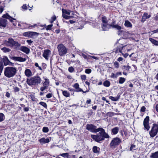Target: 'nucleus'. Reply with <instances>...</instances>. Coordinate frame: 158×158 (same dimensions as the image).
Instances as JSON below:
<instances>
[{
  "instance_id": "de8ad7c7",
  "label": "nucleus",
  "mask_w": 158,
  "mask_h": 158,
  "mask_svg": "<svg viewBox=\"0 0 158 158\" xmlns=\"http://www.w3.org/2000/svg\"><path fill=\"white\" fill-rule=\"evenodd\" d=\"M136 149V146L135 145H132L130 148V150L131 151H132L133 150H135Z\"/></svg>"
},
{
  "instance_id": "6e6552de",
  "label": "nucleus",
  "mask_w": 158,
  "mask_h": 158,
  "mask_svg": "<svg viewBox=\"0 0 158 158\" xmlns=\"http://www.w3.org/2000/svg\"><path fill=\"white\" fill-rule=\"evenodd\" d=\"M38 35V33L33 31H27L24 32L23 34L24 36L32 38L37 37Z\"/></svg>"
},
{
  "instance_id": "0eeeda50",
  "label": "nucleus",
  "mask_w": 158,
  "mask_h": 158,
  "mask_svg": "<svg viewBox=\"0 0 158 158\" xmlns=\"http://www.w3.org/2000/svg\"><path fill=\"white\" fill-rule=\"evenodd\" d=\"M57 49L60 55L62 56L66 54L67 52V49L62 44H60L58 46Z\"/></svg>"
},
{
  "instance_id": "7ed1b4c3",
  "label": "nucleus",
  "mask_w": 158,
  "mask_h": 158,
  "mask_svg": "<svg viewBox=\"0 0 158 158\" xmlns=\"http://www.w3.org/2000/svg\"><path fill=\"white\" fill-rule=\"evenodd\" d=\"M17 68L13 67H7L4 69L5 76L8 77L10 78L13 77L16 73Z\"/></svg>"
},
{
  "instance_id": "1a4fd4ad",
  "label": "nucleus",
  "mask_w": 158,
  "mask_h": 158,
  "mask_svg": "<svg viewBox=\"0 0 158 158\" xmlns=\"http://www.w3.org/2000/svg\"><path fill=\"white\" fill-rule=\"evenodd\" d=\"M149 117L148 116H146L144 118L143 123L144 127L147 131H148L150 128L149 123Z\"/></svg>"
},
{
  "instance_id": "3c124183",
  "label": "nucleus",
  "mask_w": 158,
  "mask_h": 158,
  "mask_svg": "<svg viewBox=\"0 0 158 158\" xmlns=\"http://www.w3.org/2000/svg\"><path fill=\"white\" fill-rule=\"evenodd\" d=\"M48 87H47L46 86H42V87H41L40 88V90L42 91V92H43L44 91L45 89H47Z\"/></svg>"
},
{
  "instance_id": "8fccbe9b",
  "label": "nucleus",
  "mask_w": 158,
  "mask_h": 158,
  "mask_svg": "<svg viewBox=\"0 0 158 158\" xmlns=\"http://www.w3.org/2000/svg\"><path fill=\"white\" fill-rule=\"evenodd\" d=\"M114 65L115 68H118L119 66V63L117 61H115L114 63Z\"/></svg>"
},
{
  "instance_id": "603ef678",
  "label": "nucleus",
  "mask_w": 158,
  "mask_h": 158,
  "mask_svg": "<svg viewBox=\"0 0 158 158\" xmlns=\"http://www.w3.org/2000/svg\"><path fill=\"white\" fill-rule=\"evenodd\" d=\"M81 80L82 81L85 80L86 78V76L85 75H81Z\"/></svg>"
},
{
  "instance_id": "79ce46f5",
  "label": "nucleus",
  "mask_w": 158,
  "mask_h": 158,
  "mask_svg": "<svg viewBox=\"0 0 158 158\" xmlns=\"http://www.w3.org/2000/svg\"><path fill=\"white\" fill-rule=\"evenodd\" d=\"M114 112H108L106 114V115L109 117L112 116L114 115Z\"/></svg>"
},
{
  "instance_id": "9d476101",
  "label": "nucleus",
  "mask_w": 158,
  "mask_h": 158,
  "mask_svg": "<svg viewBox=\"0 0 158 158\" xmlns=\"http://www.w3.org/2000/svg\"><path fill=\"white\" fill-rule=\"evenodd\" d=\"M126 46H123L122 45H120L118 46L115 49H114V52L116 53L120 52L122 53L123 52H124L125 50Z\"/></svg>"
},
{
  "instance_id": "338daca9",
  "label": "nucleus",
  "mask_w": 158,
  "mask_h": 158,
  "mask_svg": "<svg viewBox=\"0 0 158 158\" xmlns=\"http://www.w3.org/2000/svg\"><path fill=\"white\" fill-rule=\"evenodd\" d=\"M10 94L8 92H6V96L7 98H9L10 97Z\"/></svg>"
},
{
  "instance_id": "ea45409f",
  "label": "nucleus",
  "mask_w": 158,
  "mask_h": 158,
  "mask_svg": "<svg viewBox=\"0 0 158 158\" xmlns=\"http://www.w3.org/2000/svg\"><path fill=\"white\" fill-rule=\"evenodd\" d=\"M102 23H107V19L105 16H104L102 17Z\"/></svg>"
},
{
  "instance_id": "bb28decb",
  "label": "nucleus",
  "mask_w": 158,
  "mask_h": 158,
  "mask_svg": "<svg viewBox=\"0 0 158 158\" xmlns=\"http://www.w3.org/2000/svg\"><path fill=\"white\" fill-rule=\"evenodd\" d=\"M71 12V11L69 10H67L63 9H62V14L69 15Z\"/></svg>"
},
{
  "instance_id": "f3484780",
  "label": "nucleus",
  "mask_w": 158,
  "mask_h": 158,
  "mask_svg": "<svg viewBox=\"0 0 158 158\" xmlns=\"http://www.w3.org/2000/svg\"><path fill=\"white\" fill-rule=\"evenodd\" d=\"M112 27L114 28H115L117 30H118V34L120 35V33L122 32L121 29H122V27L117 24H112Z\"/></svg>"
},
{
  "instance_id": "20e7f679",
  "label": "nucleus",
  "mask_w": 158,
  "mask_h": 158,
  "mask_svg": "<svg viewBox=\"0 0 158 158\" xmlns=\"http://www.w3.org/2000/svg\"><path fill=\"white\" fill-rule=\"evenodd\" d=\"M7 45L10 47H14V48L17 49L20 46L21 44L17 41H15L11 38H10L7 42Z\"/></svg>"
},
{
  "instance_id": "4c0bfd02",
  "label": "nucleus",
  "mask_w": 158,
  "mask_h": 158,
  "mask_svg": "<svg viewBox=\"0 0 158 158\" xmlns=\"http://www.w3.org/2000/svg\"><path fill=\"white\" fill-rule=\"evenodd\" d=\"M39 104L41 105L42 106H43L45 108H47V104L45 102H41L39 103Z\"/></svg>"
},
{
  "instance_id": "ddd939ff",
  "label": "nucleus",
  "mask_w": 158,
  "mask_h": 158,
  "mask_svg": "<svg viewBox=\"0 0 158 158\" xmlns=\"http://www.w3.org/2000/svg\"><path fill=\"white\" fill-rule=\"evenodd\" d=\"M17 49L23 52L26 53V54H29L30 52V50L29 49V48L24 46H22L21 47L20 46V47L19 48H18Z\"/></svg>"
},
{
  "instance_id": "7c9ffc66",
  "label": "nucleus",
  "mask_w": 158,
  "mask_h": 158,
  "mask_svg": "<svg viewBox=\"0 0 158 158\" xmlns=\"http://www.w3.org/2000/svg\"><path fill=\"white\" fill-rule=\"evenodd\" d=\"M103 85L105 87H108L110 85V83L109 81L106 80L103 83Z\"/></svg>"
},
{
  "instance_id": "69168bd1",
  "label": "nucleus",
  "mask_w": 158,
  "mask_h": 158,
  "mask_svg": "<svg viewBox=\"0 0 158 158\" xmlns=\"http://www.w3.org/2000/svg\"><path fill=\"white\" fill-rule=\"evenodd\" d=\"M122 55L125 58H126L128 56V53L123 54V53H122Z\"/></svg>"
},
{
  "instance_id": "c756f323",
  "label": "nucleus",
  "mask_w": 158,
  "mask_h": 158,
  "mask_svg": "<svg viewBox=\"0 0 158 158\" xmlns=\"http://www.w3.org/2000/svg\"><path fill=\"white\" fill-rule=\"evenodd\" d=\"M151 158H158V151L152 153Z\"/></svg>"
},
{
  "instance_id": "a878e982",
  "label": "nucleus",
  "mask_w": 158,
  "mask_h": 158,
  "mask_svg": "<svg viewBox=\"0 0 158 158\" xmlns=\"http://www.w3.org/2000/svg\"><path fill=\"white\" fill-rule=\"evenodd\" d=\"M126 33L127 34L128 36L131 37L133 40H135V37L138 36L137 34L131 33L129 32H126Z\"/></svg>"
},
{
  "instance_id": "5fc2aeb1",
  "label": "nucleus",
  "mask_w": 158,
  "mask_h": 158,
  "mask_svg": "<svg viewBox=\"0 0 158 158\" xmlns=\"http://www.w3.org/2000/svg\"><path fill=\"white\" fill-rule=\"evenodd\" d=\"M73 87H74L75 89H79V85L78 83H76L74 84V85L73 86Z\"/></svg>"
},
{
  "instance_id": "c85d7f7f",
  "label": "nucleus",
  "mask_w": 158,
  "mask_h": 158,
  "mask_svg": "<svg viewBox=\"0 0 158 158\" xmlns=\"http://www.w3.org/2000/svg\"><path fill=\"white\" fill-rule=\"evenodd\" d=\"M62 92V94L63 95L66 97H69L70 96V94L66 90H61Z\"/></svg>"
},
{
  "instance_id": "423d86ee",
  "label": "nucleus",
  "mask_w": 158,
  "mask_h": 158,
  "mask_svg": "<svg viewBox=\"0 0 158 158\" xmlns=\"http://www.w3.org/2000/svg\"><path fill=\"white\" fill-rule=\"evenodd\" d=\"M121 142V139L118 137L114 138L111 141L110 145V148H114L117 146Z\"/></svg>"
},
{
  "instance_id": "a18cd8bd",
  "label": "nucleus",
  "mask_w": 158,
  "mask_h": 158,
  "mask_svg": "<svg viewBox=\"0 0 158 158\" xmlns=\"http://www.w3.org/2000/svg\"><path fill=\"white\" fill-rule=\"evenodd\" d=\"M22 25H23L24 26V27H22V29H24V28H27L28 27L30 28V27H32V26H27V25L26 24V23H22Z\"/></svg>"
},
{
  "instance_id": "e2e57ef3",
  "label": "nucleus",
  "mask_w": 158,
  "mask_h": 158,
  "mask_svg": "<svg viewBox=\"0 0 158 158\" xmlns=\"http://www.w3.org/2000/svg\"><path fill=\"white\" fill-rule=\"evenodd\" d=\"M116 77L117 78L118 77L119 75H122V73L121 72H117L116 74Z\"/></svg>"
},
{
  "instance_id": "f8f14e48",
  "label": "nucleus",
  "mask_w": 158,
  "mask_h": 158,
  "mask_svg": "<svg viewBox=\"0 0 158 158\" xmlns=\"http://www.w3.org/2000/svg\"><path fill=\"white\" fill-rule=\"evenodd\" d=\"M10 58L13 60L15 61L19 62H24L26 61V59L25 58H23L17 56H10Z\"/></svg>"
},
{
  "instance_id": "f704fd0d",
  "label": "nucleus",
  "mask_w": 158,
  "mask_h": 158,
  "mask_svg": "<svg viewBox=\"0 0 158 158\" xmlns=\"http://www.w3.org/2000/svg\"><path fill=\"white\" fill-rule=\"evenodd\" d=\"M4 114L1 113H0V122L3 121L5 118Z\"/></svg>"
},
{
  "instance_id": "412c9836",
  "label": "nucleus",
  "mask_w": 158,
  "mask_h": 158,
  "mask_svg": "<svg viewBox=\"0 0 158 158\" xmlns=\"http://www.w3.org/2000/svg\"><path fill=\"white\" fill-rule=\"evenodd\" d=\"M100 148H99L94 146L92 148V151L94 153L96 154H98L100 152Z\"/></svg>"
},
{
  "instance_id": "49530a36",
  "label": "nucleus",
  "mask_w": 158,
  "mask_h": 158,
  "mask_svg": "<svg viewBox=\"0 0 158 158\" xmlns=\"http://www.w3.org/2000/svg\"><path fill=\"white\" fill-rule=\"evenodd\" d=\"M74 70V68L72 66L68 68V70L70 73H72Z\"/></svg>"
},
{
  "instance_id": "a19ab883",
  "label": "nucleus",
  "mask_w": 158,
  "mask_h": 158,
  "mask_svg": "<svg viewBox=\"0 0 158 158\" xmlns=\"http://www.w3.org/2000/svg\"><path fill=\"white\" fill-rule=\"evenodd\" d=\"M59 156H60L63 157H66L67 158H69V154L68 153H63L60 154Z\"/></svg>"
},
{
  "instance_id": "b1692460",
  "label": "nucleus",
  "mask_w": 158,
  "mask_h": 158,
  "mask_svg": "<svg viewBox=\"0 0 158 158\" xmlns=\"http://www.w3.org/2000/svg\"><path fill=\"white\" fill-rule=\"evenodd\" d=\"M43 78L45 81L43 83V86L48 87L49 85V80L46 77H44Z\"/></svg>"
},
{
  "instance_id": "bf43d9fd",
  "label": "nucleus",
  "mask_w": 158,
  "mask_h": 158,
  "mask_svg": "<svg viewBox=\"0 0 158 158\" xmlns=\"http://www.w3.org/2000/svg\"><path fill=\"white\" fill-rule=\"evenodd\" d=\"M146 109V108L144 106H143L141 108L140 111L141 112H144Z\"/></svg>"
},
{
  "instance_id": "774afa93",
  "label": "nucleus",
  "mask_w": 158,
  "mask_h": 158,
  "mask_svg": "<svg viewBox=\"0 0 158 158\" xmlns=\"http://www.w3.org/2000/svg\"><path fill=\"white\" fill-rule=\"evenodd\" d=\"M29 110V108L28 107H25L24 108V110L25 111L27 112Z\"/></svg>"
},
{
  "instance_id": "c03bdc74",
  "label": "nucleus",
  "mask_w": 158,
  "mask_h": 158,
  "mask_svg": "<svg viewBox=\"0 0 158 158\" xmlns=\"http://www.w3.org/2000/svg\"><path fill=\"white\" fill-rule=\"evenodd\" d=\"M42 131L43 132L45 133H47L48 132L49 130L48 127H44L43 128Z\"/></svg>"
},
{
  "instance_id": "0e129e2a",
  "label": "nucleus",
  "mask_w": 158,
  "mask_h": 158,
  "mask_svg": "<svg viewBox=\"0 0 158 158\" xmlns=\"http://www.w3.org/2000/svg\"><path fill=\"white\" fill-rule=\"evenodd\" d=\"M82 56L83 57V58H84L85 59H86L88 58L87 55L83 53L82 54Z\"/></svg>"
},
{
  "instance_id": "c9c22d12",
  "label": "nucleus",
  "mask_w": 158,
  "mask_h": 158,
  "mask_svg": "<svg viewBox=\"0 0 158 158\" xmlns=\"http://www.w3.org/2000/svg\"><path fill=\"white\" fill-rule=\"evenodd\" d=\"M130 68V67L129 66L127 65H124L122 67L124 71H128Z\"/></svg>"
},
{
  "instance_id": "473e14b6",
  "label": "nucleus",
  "mask_w": 158,
  "mask_h": 158,
  "mask_svg": "<svg viewBox=\"0 0 158 158\" xmlns=\"http://www.w3.org/2000/svg\"><path fill=\"white\" fill-rule=\"evenodd\" d=\"M62 16L64 18L67 19H70L72 17V16H68V15H67L66 14H62Z\"/></svg>"
},
{
  "instance_id": "13d9d810",
  "label": "nucleus",
  "mask_w": 158,
  "mask_h": 158,
  "mask_svg": "<svg viewBox=\"0 0 158 158\" xmlns=\"http://www.w3.org/2000/svg\"><path fill=\"white\" fill-rule=\"evenodd\" d=\"M111 77L113 78H117L116 77V75L114 74V73H112L110 76Z\"/></svg>"
},
{
  "instance_id": "6e6d98bb",
  "label": "nucleus",
  "mask_w": 158,
  "mask_h": 158,
  "mask_svg": "<svg viewBox=\"0 0 158 158\" xmlns=\"http://www.w3.org/2000/svg\"><path fill=\"white\" fill-rule=\"evenodd\" d=\"M52 94L48 93L46 95V97L47 98H51L52 97Z\"/></svg>"
},
{
  "instance_id": "864d4df0",
  "label": "nucleus",
  "mask_w": 158,
  "mask_h": 158,
  "mask_svg": "<svg viewBox=\"0 0 158 158\" xmlns=\"http://www.w3.org/2000/svg\"><path fill=\"white\" fill-rule=\"evenodd\" d=\"M14 89V92H19V89L17 87H15L14 88H13Z\"/></svg>"
},
{
  "instance_id": "cd10ccee",
  "label": "nucleus",
  "mask_w": 158,
  "mask_h": 158,
  "mask_svg": "<svg viewBox=\"0 0 158 158\" xmlns=\"http://www.w3.org/2000/svg\"><path fill=\"white\" fill-rule=\"evenodd\" d=\"M149 40L152 43L156 46H158V41L152 38L149 39Z\"/></svg>"
},
{
  "instance_id": "37998d69",
  "label": "nucleus",
  "mask_w": 158,
  "mask_h": 158,
  "mask_svg": "<svg viewBox=\"0 0 158 158\" xmlns=\"http://www.w3.org/2000/svg\"><path fill=\"white\" fill-rule=\"evenodd\" d=\"M21 8L23 9V11L27 10V7L26 4H23Z\"/></svg>"
},
{
  "instance_id": "052dcab7",
  "label": "nucleus",
  "mask_w": 158,
  "mask_h": 158,
  "mask_svg": "<svg viewBox=\"0 0 158 158\" xmlns=\"http://www.w3.org/2000/svg\"><path fill=\"white\" fill-rule=\"evenodd\" d=\"M27 42L29 45H31V44L33 42V41L31 40H27Z\"/></svg>"
},
{
  "instance_id": "680f3d73",
  "label": "nucleus",
  "mask_w": 158,
  "mask_h": 158,
  "mask_svg": "<svg viewBox=\"0 0 158 158\" xmlns=\"http://www.w3.org/2000/svg\"><path fill=\"white\" fill-rule=\"evenodd\" d=\"M52 25H49L47 26V27L46 28V29L47 30H49L51 29L52 27Z\"/></svg>"
},
{
  "instance_id": "a211bd4d",
  "label": "nucleus",
  "mask_w": 158,
  "mask_h": 158,
  "mask_svg": "<svg viewBox=\"0 0 158 158\" xmlns=\"http://www.w3.org/2000/svg\"><path fill=\"white\" fill-rule=\"evenodd\" d=\"M151 16L150 15H148L147 13H144L142 16L141 22L143 23L144 22L146 19L149 18Z\"/></svg>"
},
{
  "instance_id": "5701e85b",
  "label": "nucleus",
  "mask_w": 158,
  "mask_h": 158,
  "mask_svg": "<svg viewBox=\"0 0 158 158\" xmlns=\"http://www.w3.org/2000/svg\"><path fill=\"white\" fill-rule=\"evenodd\" d=\"M24 73L26 76L27 77H29L32 75V73L31 71L29 69H26Z\"/></svg>"
},
{
  "instance_id": "4be33fe9",
  "label": "nucleus",
  "mask_w": 158,
  "mask_h": 158,
  "mask_svg": "<svg viewBox=\"0 0 158 158\" xmlns=\"http://www.w3.org/2000/svg\"><path fill=\"white\" fill-rule=\"evenodd\" d=\"M119 128L118 127H116L113 128L111 130V134L112 135H115L118 132Z\"/></svg>"
},
{
  "instance_id": "4468645a",
  "label": "nucleus",
  "mask_w": 158,
  "mask_h": 158,
  "mask_svg": "<svg viewBox=\"0 0 158 158\" xmlns=\"http://www.w3.org/2000/svg\"><path fill=\"white\" fill-rule=\"evenodd\" d=\"M51 54V51L49 50H45L44 51L43 56L46 60H48Z\"/></svg>"
},
{
  "instance_id": "e433bc0d",
  "label": "nucleus",
  "mask_w": 158,
  "mask_h": 158,
  "mask_svg": "<svg viewBox=\"0 0 158 158\" xmlns=\"http://www.w3.org/2000/svg\"><path fill=\"white\" fill-rule=\"evenodd\" d=\"M1 49L2 51L5 52H8L10 51V49L6 47H4L2 48Z\"/></svg>"
},
{
  "instance_id": "2f4dec72",
  "label": "nucleus",
  "mask_w": 158,
  "mask_h": 158,
  "mask_svg": "<svg viewBox=\"0 0 158 158\" xmlns=\"http://www.w3.org/2000/svg\"><path fill=\"white\" fill-rule=\"evenodd\" d=\"M109 98L111 99L113 101H116L118 100L119 99V97H114L113 96H110L109 97Z\"/></svg>"
},
{
  "instance_id": "58836bf2",
  "label": "nucleus",
  "mask_w": 158,
  "mask_h": 158,
  "mask_svg": "<svg viewBox=\"0 0 158 158\" xmlns=\"http://www.w3.org/2000/svg\"><path fill=\"white\" fill-rule=\"evenodd\" d=\"M4 65L2 63L0 62V76L1 75V73H2Z\"/></svg>"
},
{
  "instance_id": "393cba45",
  "label": "nucleus",
  "mask_w": 158,
  "mask_h": 158,
  "mask_svg": "<svg viewBox=\"0 0 158 158\" xmlns=\"http://www.w3.org/2000/svg\"><path fill=\"white\" fill-rule=\"evenodd\" d=\"M124 25L125 27L130 28H131L132 26V24L127 20L125 21Z\"/></svg>"
},
{
  "instance_id": "dca6fc26",
  "label": "nucleus",
  "mask_w": 158,
  "mask_h": 158,
  "mask_svg": "<svg viewBox=\"0 0 158 158\" xmlns=\"http://www.w3.org/2000/svg\"><path fill=\"white\" fill-rule=\"evenodd\" d=\"M112 24H109L107 23H102V28L104 31H107L112 27Z\"/></svg>"
},
{
  "instance_id": "f03ea898",
  "label": "nucleus",
  "mask_w": 158,
  "mask_h": 158,
  "mask_svg": "<svg viewBox=\"0 0 158 158\" xmlns=\"http://www.w3.org/2000/svg\"><path fill=\"white\" fill-rule=\"evenodd\" d=\"M41 79L38 76H35L27 78L26 80L27 83L30 86H35L40 84Z\"/></svg>"
},
{
  "instance_id": "6ab92c4d",
  "label": "nucleus",
  "mask_w": 158,
  "mask_h": 158,
  "mask_svg": "<svg viewBox=\"0 0 158 158\" xmlns=\"http://www.w3.org/2000/svg\"><path fill=\"white\" fill-rule=\"evenodd\" d=\"M2 17L9 19L11 22H13V20H15V19L11 17L8 13L3 15Z\"/></svg>"
},
{
  "instance_id": "9b49d317",
  "label": "nucleus",
  "mask_w": 158,
  "mask_h": 158,
  "mask_svg": "<svg viewBox=\"0 0 158 158\" xmlns=\"http://www.w3.org/2000/svg\"><path fill=\"white\" fill-rule=\"evenodd\" d=\"M2 60L5 66L7 65L13 66L14 65V63H12L10 61L8 57L6 56H3Z\"/></svg>"
},
{
  "instance_id": "39448f33",
  "label": "nucleus",
  "mask_w": 158,
  "mask_h": 158,
  "mask_svg": "<svg viewBox=\"0 0 158 158\" xmlns=\"http://www.w3.org/2000/svg\"><path fill=\"white\" fill-rule=\"evenodd\" d=\"M158 133V125L153 124L151 130L149 132V135L151 138L154 137Z\"/></svg>"
},
{
  "instance_id": "72a5a7b5",
  "label": "nucleus",
  "mask_w": 158,
  "mask_h": 158,
  "mask_svg": "<svg viewBox=\"0 0 158 158\" xmlns=\"http://www.w3.org/2000/svg\"><path fill=\"white\" fill-rule=\"evenodd\" d=\"M126 80V79L122 77H120L119 78L118 82L119 84H122Z\"/></svg>"
},
{
  "instance_id": "aec40b11",
  "label": "nucleus",
  "mask_w": 158,
  "mask_h": 158,
  "mask_svg": "<svg viewBox=\"0 0 158 158\" xmlns=\"http://www.w3.org/2000/svg\"><path fill=\"white\" fill-rule=\"evenodd\" d=\"M39 142L42 143H46L49 142L50 140L49 139L42 138L39 140Z\"/></svg>"
},
{
  "instance_id": "f257e3e1",
  "label": "nucleus",
  "mask_w": 158,
  "mask_h": 158,
  "mask_svg": "<svg viewBox=\"0 0 158 158\" xmlns=\"http://www.w3.org/2000/svg\"><path fill=\"white\" fill-rule=\"evenodd\" d=\"M97 127L92 124H87L86 126V129L89 131L94 133L99 132L96 135H91V138L95 141L99 142L104 140L105 138H109V135L105 132L104 129L102 128H97Z\"/></svg>"
},
{
  "instance_id": "2eb2a0df",
  "label": "nucleus",
  "mask_w": 158,
  "mask_h": 158,
  "mask_svg": "<svg viewBox=\"0 0 158 158\" xmlns=\"http://www.w3.org/2000/svg\"><path fill=\"white\" fill-rule=\"evenodd\" d=\"M2 17L0 18V26L2 27H5L6 25L7 20Z\"/></svg>"
},
{
  "instance_id": "4d7b16f0",
  "label": "nucleus",
  "mask_w": 158,
  "mask_h": 158,
  "mask_svg": "<svg viewBox=\"0 0 158 158\" xmlns=\"http://www.w3.org/2000/svg\"><path fill=\"white\" fill-rule=\"evenodd\" d=\"M4 10V7L3 6H0V13H2Z\"/></svg>"
},
{
  "instance_id": "09e8293b",
  "label": "nucleus",
  "mask_w": 158,
  "mask_h": 158,
  "mask_svg": "<svg viewBox=\"0 0 158 158\" xmlns=\"http://www.w3.org/2000/svg\"><path fill=\"white\" fill-rule=\"evenodd\" d=\"M91 70L89 69H86L85 70V72L87 74H90L91 72Z\"/></svg>"
}]
</instances>
